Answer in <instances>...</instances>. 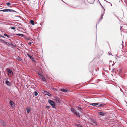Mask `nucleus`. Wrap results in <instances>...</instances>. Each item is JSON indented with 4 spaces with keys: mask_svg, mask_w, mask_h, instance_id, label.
<instances>
[{
    "mask_svg": "<svg viewBox=\"0 0 127 127\" xmlns=\"http://www.w3.org/2000/svg\"><path fill=\"white\" fill-rule=\"evenodd\" d=\"M71 110L73 113L76 115V116H78L79 117H80L81 115L78 112H77L74 108H71Z\"/></svg>",
    "mask_w": 127,
    "mask_h": 127,
    "instance_id": "1",
    "label": "nucleus"
},
{
    "mask_svg": "<svg viewBox=\"0 0 127 127\" xmlns=\"http://www.w3.org/2000/svg\"><path fill=\"white\" fill-rule=\"evenodd\" d=\"M6 71H7V74L9 76L11 77L13 75V73L12 70L8 68H7L6 69Z\"/></svg>",
    "mask_w": 127,
    "mask_h": 127,
    "instance_id": "2",
    "label": "nucleus"
},
{
    "mask_svg": "<svg viewBox=\"0 0 127 127\" xmlns=\"http://www.w3.org/2000/svg\"><path fill=\"white\" fill-rule=\"evenodd\" d=\"M49 102L53 108H55V102L51 100H49Z\"/></svg>",
    "mask_w": 127,
    "mask_h": 127,
    "instance_id": "3",
    "label": "nucleus"
},
{
    "mask_svg": "<svg viewBox=\"0 0 127 127\" xmlns=\"http://www.w3.org/2000/svg\"><path fill=\"white\" fill-rule=\"evenodd\" d=\"M91 124L94 126H96V123L95 121L93 119H91Z\"/></svg>",
    "mask_w": 127,
    "mask_h": 127,
    "instance_id": "4",
    "label": "nucleus"
},
{
    "mask_svg": "<svg viewBox=\"0 0 127 127\" xmlns=\"http://www.w3.org/2000/svg\"><path fill=\"white\" fill-rule=\"evenodd\" d=\"M98 114L102 116H103L106 114V113L105 112L101 111L98 112Z\"/></svg>",
    "mask_w": 127,
    "mask_h": 127,
    "instance_id": "5",
    "label": "nucleus"
},
{
    "mask_svg": "<svg viewBox=\"0 0 127 127\" xmlns=\"http://www.w3.org/2000/svg\"><path fill=\"white\" fill-rule=\"evenodd\" d=\"M9 104L12 107L14 108L15 107V104L13 101L11 100H10Z\"/></svg>",
    "mask_w": 127,
    "mask_h": 127,
    "instance_id": "6",
    "label": "nucleus"
},
{
    "mask_svg": "<svg viewBox=\"0 0 127 127\" xmlns=\"http://www.w3.org/2000/svg\"><path fill=\"white\" fill-rule=\"evenodd\" d=\"M43 93L45 95H47L48 96H50L51 94L48 92H47L46 91H43Z\"/></svg>",
    "mask_w": 127,
    "mask_h": 127,
    "instance_id": "7",
    "label": "nucleus"
},
{
    "mask_svg": "<svg viewBox=\"0 0 127 127\" xmlns=\"http://www.w3.org/2000/svg\"><path fill=\"white\" fill-rule=\"evenodd\" d=\"M84 1V0H77L79 4H82Z\"/></svg>",
    "mask_w": 127,
    "mask_h": 127,
    "instance_id": "8",
    "label": "nucleus"
},
{
    "mask_svg": "<svg viewBox=\"0 0 127 127\" xmlns=\"http://www.w3.org/2000/svg\"><path fill=\"white\" fill-rule=\"evenodd\" d=\"M27 111L28 113H29L31 111V109L29 107H27L26 108Z\"/></svg>",
    "mask_w": 127,
    "mask_h": 127,
    "instance_id": "9",
    "label": "nucleus"
},
{
    "mask_svg": "<svg viewBox=\"0 0 127 127\" xmlns=\"http://www.w3.org/2000/svg\"><path fill=\"white\" fill-rule=\"evenodd\" d=\"M55 99L57 101H58V103H59L60 101V99L57 97H56L55 98Z\"/></svg>",
    "mask_w": 127,
    "mask_h": 127,
    "instance_id": "10",
    "label": "nucleus"
},
{
    "mask_svg": "<svg viewBox=\"0 0 127 127\" xmlns=\"http://www.w3.org/2000/svg\"><path fill=\"white\" fill-rule=\"evenodd\" d=\"M6 84L8 86H10L11 85V83L8 81H6L5 82Z\"/></svg>",
    "mask_w": 127,
    "mask_h": 127,
    "instance_id": "11",
    "label": "nucleus"
},
{
    "mask_svg": "<svg viewBox=\"0 0 127 127\" xmlns=\"http://www.w3.org/2000/svg\"><path fill=\"white\" fill-rule=\"evenodd\" d=\"M107 104V103H102L100 104H99L98 105V106L99 107L102 106H103L104 105H105L106 104Z\"/></svg>",
    "mask_w": 127,
    "mask_h": 127,
    "instance_id": "12",
    "label": "nucleus"
},
{
    "mask_svg": "<svg viewBox=\"0 0 127 127\" xmlns=\"http://www.w3.org/2000/svg\"><path fill=\"white\" fill-rule=\"evenodd\" d=\"M98 103H91L90 104V105H92L93 106H96L98 105Z\"/></svg>",
    "mask_w": 127,
    "mask_h": 127,
    "instance_id": "13",
    "label": "nucleus"
},
{
    "mask_svg": "<svg viewBox=\"0 0 127 127\" xmlns=\"http://www.w3.org/2000/svg\"><path fill=\"white\" fill-rule=\"evenodd\" d=\"M27 56L29 57L30 58V59H32H32H33V58L32 56H30V55L29 54H27Z\"/></svg>",
    "mask_w": 127,
    "mask_h": 127,
    "instance_id": "14",
    "label": "nucleus"
},
{
    "mask_svg": "<svg viewBox=\"0 0 127 127\" xmlns=\"http://www.w3.org/2000/svg\"><path fill=\"white\" fill-rule=\"evenodd\" d=\"M61 91L63 92H67V90L64 89H61Z\"/></svg>",
    "mask_w": 127,
    "mask_h": 127,
    "instance_id": "15",
    "label": "nucleus"
},
{
    "mask_svg": "<svg viewBox=\"0 0 127 127\" xmlns=\"http://www.w3.org/2000/svg\"><path fill=\"white\" fill-rule=\"evenodd\" d=\"M30 22L32 25H34V21L33 20H31L30 21Z\"/></svg>",
    "mask_w": 127,
    "mask_h": 127,
    "instance_id": "16",
    "label": "nucleus"
},
{
    "mask_svg": "<svg viewBox=\"0 0 127 127\" xmlns=\"http://www.w3.org/2000/svg\"><path fill=\"white\" fill-rule=\"evenodd\" d=\"M4 35L5 36H6L8 38H10V36L9 35H7L6 33H4Z\"/></svg>",
    "mask_w": 127,
    "mask_h": 127,
    "instance_id": "17",
    "label": "nucleus"
},
{
    "mask_svg": "<svg viewBox=\"0 0 127 127\" xmlns=\"http://www.w3.org/2000/svg\"><path fill=\"white\" fill-rule=\"evenodd\" d=\"M7 11H10V12L12 11V12H15V11L14 10H12V9H7Z\"/></svg>",
    "mask_w": 127,
    "mask_h": 127,
    "instance_id": "18",
    "label": "nucleus"
},
{
    "mask_svg": "<svg viewBox=\"0 0 127 127\" xmlns=\"http://www.w3.org/2000/svg\"><path fill=\"white\" fill-rule=\"evenodd\" d=\"M16 35H19L21 37L24 36V35L22 34H16Z\"/></svg>",
    "mask_w": 127,
    "mask_h": 127,
    "instance_id": "19",
    "label": "nucleus"
},
{
    "mask_svg": "<svg viewBox=\"0 0 127 127\" xmlns=\"http://www.w3.org/2000/svg\"><path fill=\"white\" fill-rule=\"evenodd\" d=\"M75 125L78 127H83L82 126L79 124H75Z\"/></svg>",
    "mask_w": 127,
    "mask_h": 127,
    "instance_id": "20",
    "label": "nucleus"
},
{
    "mask_svg": "<svg viewBox=\"0 0 127 127\" xmlns=\"http://www.w3.org/2000/svg\"><path fill=\"white\" fill-rule=\"evenodd\" d=\"M17 60H18L19 61H21L22 60L20 58V57H17Z\"/></svg>",
    "mask_w": 127,
    "mask_h": 127,
    "instance_id": "21",
    "label": "nucleus"
},
{
    "mask_svg": "<svg viewBox=\"0 0 127 127\" xmlns=\"http://www.w3.org/2000/svg\"><path fill=\"white\" fill-rule=\"evenodd\" d=\"M41 80L43 81H45V78L44 77H43V76L42 77V78H41Z\"/></svg>",
    "mask_w": 127,
    "mask_h": 127,
    "instance_id": "22",
    "label": "nucleus"
},
{
    "mask_svg": "<svg viewBox=\"0 0 127 127\" xmlns=\"http://www.w3.org/2000/svg\"><path fill=\"white\" fill-rule=\"evenodd\" d=\"M0 11H3L4 12H7V9H5L3 10H1Z\"/></svg>",
    "mask_w": 127,
    "mask_h": 127,
    "instance_id": "23",
    "label": "nucleus"
},
{
    "mask_svg": "<svg viewBox=\"0 0 127 127\" xmlns=\"http://www.w3.org/2000/svg\"><path fill=\"white\" fill-rule=\"evenodd\" d=\"M34 94L35 96H37L38 95V93L36 92H34Z\"/></svg>",
    "mask_w": 127,
    "mask_h": 127,
    "instance_id": "24",
    "label": "nucleus"
},
{
    "mask_svg": "<svg viewBox=\"0 0 127 127\" xmlns=\"http://www.w3.org/2000/svg\"><path fill=\"white\" fill-rule=\"evenodd\" d=\"M6 4L8 5L9 6L11 4V3L10 2H8L6 3Z\"/></svg>",
    "mask_w": 127,
    "mask_h": 127,
    "instance_id": "25",
    "label": "nucleus"
},
{
    "mask_svg": "<svg viewBox=\"0 0 127 127\" xmlns=\"http://www.w3.org/2000/svg\"><path fill=\"white\" fill-rule=\"evenodd\" d=\"M10 28L11 29H13V30H15V28L14 27H11Z\"/></svg>",
    "mask_w": 127,
    "mask_h": 127,
    "instance_id": "26",
    "label": "nucleus"
},
{
    "mask_svg": "<svg viewBox=\"0 0 127 127\" xmlns=\"http://www.w3.org/2000/svg\"><path fill=\"white\" fill-rule=\"evenodd\" d=\"M51 107L50 106H46V108H47L49 109Z\"/></svg>",
    "mask_w": 127,
    "mask_h": 127,
    "instance_id": "27",
    "label": "nucleus"
},
{
    "mask_svg": "<svg viewBox=\"0 0 127 127\" xmlns=\"http://www.w3.org/2000/svg\"><path fill=\"white\" fill-rule=\"evenodd\" d=\"M38 74L39 75H40L42 77L43 76L42 75L39 74L38 72Z\"/></svg>",
    "mask_w": 127,
    "mask_h": 127,
    "instance_id": "28",
    "label": "nucleus"
},
{
    "mask_svg": "<svg viewBox=\"0 0 127 127\" xmlns=\"http://www.w3.org/2000/svg\"><path fill=\"white\" fill-rule=\"evenodd\" d=\"M32 43V42H30L28 43V44H29V45H31Z\"/></svg>",
    "mask_w": 127,
    "mask_h": 127,
    "instance_id": "29",
    "label": "nucleus"
},
{
    "mask_svg": "<svg viewBox=\"0 0 127 127\" xmlns=\"http://www.w3.org/2000/svg\"><path fill=\"white\" fill-rule=\"evenodd\" d=\"M11 46H12L16 47V46H15V45H14L13 44H11Z\"/></svg>",
    "mask_w": 127,
    "mask_h": 127,
    "instance_id": "30",
    "label": "nucleus"
},
{
    "mask_svg": "<svg viewBox=\"0 0 127 127\" xmlns=\"http://www.w3.org/2000/svg\"><path fill=\"white\" fill-rule=\"evenodd\" d=\"M78 108L79 109H82V108L81 107H78Z\"/></svg>",
    "mask_w": 127,
    "mask_h": 127,
    "instance_id": "31",
    "label": "nucleus"
},
{
    "mask_svg": "<svg viewBox=\"0 0 127 127\" xmlns=\"http://www.w3.org/2000/svg\"><path fill=\"white\" fill-rule=\"evenodd\" d=\"M103 15H102L101 16V20L102 19H103Z\"/></svg>",
    "mask_w": 127,
    "mask_h": 127,
    "instance_id": "32",
    "label": "nucleus"
},
{
    "mask_svg": "<svg viewBox=\"0 0 127 127\" xmlns=\"http://www.w3.org/2000/svg\"><path fill=\"white\" fill-rule=\"evenodd\" d=\"M108 53L110 55L111 54V52H108Z\"/></svg>",
    "mask_w": 127,
    "mask_h": 127,
    "instance_id": "33",
    "label": "nucleus"
},
{
    "mask_svg": "<svg viewBox=\"0 0 127 127\" xmlns=\"http://www.w3.org/2000/svg\"><path fill=\"white\" fill-rule=\"evenodd\" d=\"M32 60L34 62H35V60L34 59H32Z\"/></svg>",
    "mask_w": 127,
    "mask_h": 127,
    "instance_id": "34",
    "label": "nucleus"
},
{
    "mask_svg": "<svg viewBox=\"0 0 127 127\" xmlns=\"http://www.w3.org/2000/svg\"><path fill=\"white\" fill-rule=\"evenodd\" d=\"M121 47H122V46H123V45H122V44H121Z\"/></svg>",
    "mask_w": 127,
    "mask_h": 127,
    "instance_id": "35",
    "label": "nucleus"
},
{
    "mask_svg": "<svg viewBox=\"0 0 127 127\" xmlns=\"http://www.w3.org/2000/svg\"><path fill=\"white\" fill-rule=\"evenodd\" d=\"M1 41H4V40H2V39H1Z\"/></svg>",
    "mask_w": 127,
    "mask_h": 127,
    "instance_id": "36",
    "label": "nucleus"
}]
</instances>
